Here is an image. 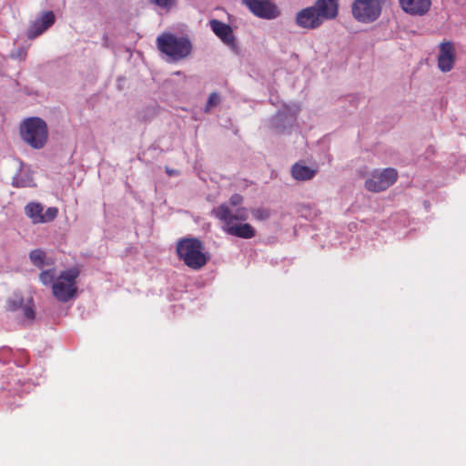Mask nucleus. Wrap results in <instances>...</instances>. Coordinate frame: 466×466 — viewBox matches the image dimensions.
Masks as SVG:
<instances>
[{"label": "nucleus", "instance_id": "obj_24", "mask_svg": "<svg viewBox=\"0 0 466 466\" xmlns=\"http://www.w3.org/2000/svg\"><path fill=\"white\" fill-rule=\"evenodd\" d=\"M243 197L239 194H233L227 204L232 208H240L239 206L243 203Z\"/></svg>", "mask_w": 466, "mask_h": 466}, {"label": "nucleus", "instance_id": "obj_16", "mask_svg": "<svg viewBox=\"0 0 466 466\" xmlns=\"http://www.w3.org/2000/svg\"><path fill=\"white\" fill-rule=\"evenodd\" d=\"M225 232L228 235L246 239L256 236L255 228L248 223L232 224L229 228H226Z\"/></svg>", "mask_w": 466, "mask_h": 466}, {"label": "nucleus", "instance_id": "obj_8", "mask_svg": "<svg viewBox=\"0 0 466 466\" xmlns=\"http://www.w3.org/2000/svg\"><path fill=\"white\" fill-rule=\"evenodd\" d=\"M25 213L33 224H44L53 221L58 215V208L50 207L44 212V207L38 202H29Z\"/></svg>", "mask_w": 466, "mask_h": 466}, {"label": "nucleus", "instance_id": "obj_2", "mask_svg": "<svg viewBox=\"0 0 466 466\" xmlns=\"http://www.w3.org/2000/svg\"><path fill=\"white\" fill-rule=\"evenodd\" d=\"M204 244L197 238H184L177 241L176 252L180 260L191 269L198 270L208 261Z\"/></svg>", "mask_w": 466, "mask_h": 466}, {"label": "nucleus", "instance_id": "obj_13", "mask_svg": "<svg viewBox=\"0 0 466 466\" xmlns=\"http://www.w3.org/2000/svg\"><path fill=\"white\" fill-rule=\"evenodd\" d=\"M454 46L451 42L442 43L440 46L438 65L442 72H449L454 64Z\"/></svg>", "mask_w": 466, "mask_h": 466}, {"label": "nucleus", "instance_id": "obj_17", "mask_svg": "<svg viewBox=\"0 0 466 466\" xmlns=\"http://www.w3.org/2000/svg\"><path fill=\"white\" fill-rule=\"evenodd\" d=\"M317 169L311 168L299 163H295L291 167L292 177L296 180H309L315 177Z\"/></svg>", "mask_w": 466, "mask_h": 466}, {"label": "nucleus", "instance_id": "obj_10", "mask_svg": "<svg viewBox=\"0 0 466 466\" xmlns=\"http://www.w3.org/2000/svg\"><path fill=\"white\" fill-rule=\"evenodd\" d=\"M295 21L298 26L304 29H315L323 23L322 18H320L314 6L306 7L299 11Z\"/></svg>", "mask_w": 466, "mask_h": 466}, {"label": "nucleus", "instance_id": "obj_9", "mask_svg": "<svg viewBox=\"0 0 466 466\" xmlns=\"http://www.w3.org/2000/svg\"><path fill=\"white\" fill-rule=\"evenodd\" d=\"M242 3L259 18L274 19L279 15L278 6L271 0H242Z\"/></svg>", "mask_w": 466, "mask_h": 466}, {"label": "nucleus", "instance_id": "obj_25", "mask_svg": "<svg viewBox=\"0 0 466 466\" xmlns=\"http://www.w3.org/2000/svg\"><path fill=\"white\" fill-rule=\"evenodd\" d=\"M166 171H167V173L168 175H170V176H172V175H177V172L176 170H174V169H170V168H168V167H167V168H166Z\"/></svg>", "mask_w": 466, "mask_h": 466}, {"label": "nucleus", "instance_id": "obj_23", "mask_svg": "<svg viewBox=\"0 0 466 466\" xmlns=\"http://www.w3.org/2000/svg\"><path fill=\"white\" fill-rule=\"evenodd\" d=\"M220 102V96L218 93H211L206 105V111L210 110L213 106H216Z\"/></svg>", "mask_w": 466, "mask_h": 466}, {"label": "nucleus", "instance_id": "obj_1", "mask_svg": "<svg viewBox=\"0 0 466 466\" xmlns=\"http://www.w3.org/2000/svg\"><path fill=\"white\" fill-rule=\"evenodd\" d=\"M79 270L73 267L67 268L57 276L55 268L43 270L39 274V280L45 286H51L52 294L59 302H67L75 298L77 292L76 279Z\"/></svg>", "mask_w": 466, "mask_h": 466}, {"label": "nucleus", "instance_id": "obj_19", "mask_svg": "<svg viewBox=\"0 0 466 466\" xmlns=\"http://www.w3.org/2000/svg\"><path fill=\"white\" fill-rule=\"evenodd\" d=\"M12 185L15 187H35L33 177L27 173H19L13 177Z\"/></svg>", "mask_w": 466, "mask_h": 466}, {"label": "nucleus", "instance_id": "obj_6", "mask_svg": "<svg viewBox=\"0 0 466 466\" xmlns=\"http://www.w3.org/2000/svg\"><path fill=\"white\" fill-rule=\"evenodd\" d=\"M398 179L396 169L388 167L380 171L372 172L370 178L365 181V188L370 192L384 191L392 186Z\"/></svg>", "mask_w": 466, "mask_h": 466}, {"label": "nucleus", "instance_id": "obj_14", "mask_svg": "<svg viewBox=\"0 0 466 466\" xmlns=\"http://www.w3.org/2000/svg\"><path fill=\"white\" fill-rule=\"evenodd\" d=\"M313 6L323 21L336 18L339 13V0H317Z\"/></svg>", "mask_w": 466, "mask_h": 466}, {"label": "nucleus", "instance_id": "obj_15", "mask_svg": "<svg viewBox=\"0 0 466 466\" xmlns=\"http://www.w3.org/2000/svg\"><path fill=\"white\" fill-rule=\"evenodd\" d=\"M209 24L212 31L224 44L228 46H234L235 36L230 25L217 19H212Z\"/></svg>", "mask_w": 466, "mask_h": 466}, {"label": "nucleus", "instance_id": "obj_7", "mask_svg": "<svg viewBox=\"0 0 466 466\" xmlns=\"http://www.w3.org/2000/svg\"><path fill=\"white\" fill-rule=\"evenodd\" d=\"M213 216L223 223V230L229 228L234 221H246L248 218L246 208H238L234 210L227 203H222L212 210Z\"/></svg>", "mask_w": 466, "mask_h": 466}, {"label": "nucleus", "instance_id": "obj_4", "mask_svg": "<svg viewBox=\"0 0 466 466\" xmlns=\"http://www.w3.org/2000/svg\"><path fill=\"white\" fill-rule=\"evenodd\" d=\"M157 48L174 61L187 57L192 50L190 41L172 34H163L157 38Z\"/></svg>", "mask_w": 466, "mask_h": 466}, {"label": "nucleus", "instance_id": "obj_20", "mask_svg": "<svg viewBox=\"0 0 466 466\" xmlns=\"http://www.w3.org/2000/svg\"><path fill=\"white\" fill-rule=\"evenodd\" d=\"M24 299L15 295L7 300L6 309L9 311H16L24 307Z\"/></svg>", "mask_w": 466, "mask_h": 466}, {"label": "nucleus", "instance_id": "obj_5", "mask_svg": "<svg viewBox=\"0 0 466 466\" xmlns=\"http://www.w3.org/2000/svg\"><path fill=\"white\" fill-rule=\"evenodd\" d=\"M382 10V0H355L351 6L353 17L361 23L376 21Z\"/></svg>", "mask_w": 466, "mask_h": 466}, {"label": "nucleus", "instance_id": "obj_21", "mask_svg": "<svg viewBox=\"0 0 466 466\" xmlns=\"http://www.w3.org/2000/svg\"><path fill=\"white\" fill-rule=\"evenodd\" d=\"M253 218L258 221H265L269 218L270 211L267 208H257L251 210Z\"/></svg>", "mask_w": 466, "mask_h": 466}, {"label": "nucleus", "instance_id": "obj_3", "mask_svg": "<svg viewBox=\"0 0 466 466\" xmlns=\"http://www.w3.org/2000/svg\"><path fill=\"white\" fill-rule=\"evenodd\" d=\"M20 135L22 139L32 147L42 148L48 137L46 123L40 117H28L20 126Z\"/></svg>", "mask_w": 466, "mask_h": 466}, {"label": "nucleus", "instance_id": "obj_12", "mask_svg": "<svg viewBox=\"0 0 466 466\" xmlns=\"http://www.w3.org/2000/svg\"><path fill=\"white\" fill-rule=\"evenodd\" d=\"M402 10L412 15H424L431 6V0H399Z\"/></svg>", "mask_w": 466, "mask_h": 466}, {"label": "nucleus", "instance_id": "obj_18", "mask_svg": "<svg viewBox=\"0 0 466 466\" xmlns=\"http://www.w3.org/2000/svg\"><path fill=\"white\" fill-rule=\"evenodd\" d=\"M29 258L32 264L38 268H43L46 265L49 266L53 264V261L46 259V253L41 248L32 250L29 253Z\"/></svg>", "mask_w": 466, "mask_h": 466}, {"label": "nucleus", "instance_id": "obj_11", "mask_svg": "<svg viewBox=\"0 0 466 466\" xmlns=\"http://www.w3.org/2000/svg\"><path fill=\"white\" fill-rule=\"evenodd\" d=\"M56 16L52 11L45 12L27 29V37L35 39L54 25Z\"/></svg>", "mask_w": 466, "mask_h": 466}, {"label": "nucleus", "instance_id": "obj_22", "mask_svg": "<svg viewBox=\"0 0 466 466\" xmlns=\"http://www.w3.org/2000/svg\"><path fill=\"white\" fill-rule=\"evenodd\" d=\"M24 318L28 321H33L35 318V312L31 304L24 305L22 308Z\"/></svg>", "mask_w": 466, "mask_h": 466}]
</instances>
